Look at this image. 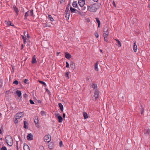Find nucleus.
<instances>
[{
    "label": "nucleus",
    "mask_w": 150,
    "mask_h": 150,
    "mask_svg": "<svg viewBox=\"0 0 150 150\" xmlns=\"http://www.w3.org/2000/svg\"><path fill=\"white\" fill-rule=\"evenodd\" d=\"M5 141L7 145L10 146H11L13 144L12 138L10 135L6 136L5 138Z\"/></svg>",
    "instance_id": "f257e3e1"
},
{
    "label": "nucleus",
    "mask_w": 150,
    "mask_h": 150,
    "mask_svg": "<svg viewBox=\"0 0 150 150\" xmlns=\"http://www.w3.org/2000/svg\"><path fill=\"white\" fill-rule=\"evenodd\" d=\"M51 140V136L50 135H47V142L50 141Z\"/></svg>",
    "instance_id": "2f4dec72"
},
{
    "label": "nucleus",
    "mask_w": 150,
    "mask_h": 150,
    "mask_svg": "<svg viewBox=\"0 0 150 150\" xmlns=\"http://www.w3.org/2000/svg\"><path fill=\"white\" fill-rule=\"evenodd\" d=\"M100 52H101L102 53H103V52H102V51L101 50H100Z\"/></svg>",
    "instance_id": "052dcab7"
},
{
    "label": "nucleus",
    "mask_w": 150,
    "mask_h": 150,
    "mask_svg": "<svg viewBox=\"0 0 150 150\" xmlns=\"http://www.w3.org/2000/svg\"><path fill=\"white\" fill-rule=\"evenodd\" d=\"M13 83L16 85H17L18 83V82L17 80H15L13 82Z\"/></svg>",
    "instance_id": "a19ab883"
},
{
    "label": "nucleus",
    "mask_w": 150,
    "mask_h": 150,
    "mask_svg": "<svg viewBox=\"0 0 150 150\" xmlns=\"http://www.w3.org/2000/svg\"><path fill=\"white\" fill-rule=\"evenodd\" d=\"M21 37L22 38L23 40V42L24 43H25L26 42V38L24 36V35H21Z\"/></svg>",
    "instance_id": "7c9ffc66"
},
{
    "label": "nucleus",
    "mask_w": 150,
    "mask_h": 150,
    "mask_svg": "<svg viewBox=\"0 0 150 150\" xmlns=\"http://www.w3.org/2000/svg\"><path fill=\"white\" fill-rule=\"evenodd\" d=\"M59 107L60 109L62 112H63V105L61 103H59Z\"/></svg>",
    "instance_id": "6ab92c4d"
},
{
    "label": "nucleus",
    "mask_w": 150,
    "mask_h": 150,
    "mask_svg": "<svg viewBox=\"0 0 150 150\" xmlns=\"http://www.w3.org/2000/svg\"><path fill=\"white\" fill-rule=\"evenodd\" d=\"M1 150H7V148L4 146H2L0 149Z\"/></svg>",
    "instance_id": "c9c22d12"
},
{
    "label": "nucleus",
    "mask_w": 150,
    "mask_h": 150,
    "mask_svg": "<svg viewBox=\"0 0 150 150\" xmlns=\"http://www.w3.org/2000/svg\"><path fill=\"white\" fill-rule=\"evenodd\" d=\"M28 125V122L26 121H24V127L25 129L28 128L27 125Z\"/></svg>",
    "instance_id": "a211bd4d"
},
{
    "label": "nucleus",
    "mask_w": 150,
    "mask_h": 150,
    "mask_svg": "<svg viewBox=\"0 0 150 150\" xmlns=\"http://www.w3.org/2000/svg\"><path fill=\"white\" fill-rule=\"evenodd\" d=\"M59 145L61 147L63 146V144L62 143V141H61L59 143Z\"/></svg>",
    "instance_id": "a18cd8bd"
},
{
    "label": "nucleus",
    "mask_w": 150,
    "mask_h": 150,
    "mask_svg": "<svg viewBox=\"0 0 150 150\" xmlns=\"http://www.w3.org/2000/svg\"><path fill=\"white\" fill-rule=\"evenodd\" d=\"M36 59L35 57V55H34L32 59V63L33 64H34L36 63Z\"/></svg>",
    "instance_id": "b1692460"
},
{
    "label": "nucleus",
    "mask_w": 150,
    "mask_h": 150,
    "mask_svg": "<svg viewBox=\"0 0 150 150\" xmlns=\"http://www.w3.org/2000/svg\"><path fill=\"white\" fill-rule=\"evenodd\" d=\"M99 93L98 91H94V96L92 97V99L93 100H96L98 97Z\"/></svg>",
    "instance_id": "39448f33"
},
{
    "label": "nucleus",
    "mask_w": 150,
    "mask_h": 150,
    "mask_svg": "<svg viewBox=\"0 0 150 150\" xmlns=\"http://www.w3.org/2000/svg\"><path fill=\"white\" fill-rule=\"evenodd\" d=\"M55 115L56 117H58V116L60 115L59 113H55Z\"/></svg>",
    "instance_id": "58836bf2"
},
{
    "label": "nucleus",
    "mask_w": 150,
    "mask_h": 150,
    "mask_svg": "<svg viewBox=\"0 0 150 150\" xmlns=\"http://www.w3.org/2000/svg\"><path fill=\"white\" fill-rule=\"evenodd\" d=\"M95 2H97L98 0H93Z\"/></svg>",
    "instance_id": "bf43d9fd"
},
{
    "label": "nucleus",
    "mask_w": 150,
    "mask_h": 150,
    "mask_svg": "<svg viewBox=\"0 0 150 150\" xmlns=\"http://www.w3.org/2000/svg\"><path fill=\"white\" fill-rule=\"evenodd\" d=\"M47 93H48L50 95V92L48 90H47Z\"/></svg>",
    "instance_id": "4d7b16f0"
},
{
    "label": "nucleus",
    "mask_w": 150,
    "mask_h": 150,
    "mask_svg": "<svg viewBox=\"0 0 150 150\" xmlns=\"http://www.w3.org/2000/svg\"><path fill=\"white\" fill-rule=\"evenodd\" d=\"M39 82L40 83L42 84L45 87L46 86V84L45 82L41 81H39Z\"/></svg>",
    "instance_id": "473e14b6"
},
{
    "label": "nucleus",
    "mask_w": 150,
    "mask_h": 150,
    "mask_svg": "<svg viewBox=\"0 0 150 150\" xmlns=\"http://www.w3.org/2000/svg\"><path fill=\"white\" fill-rule=\"evenodd\" d=\"M87 22H89L90 21L88 19H87Z\"/></svg>",
    "instance_id": "338daca9"
},
{
    "label": "nucleus",
    "mask_w": 150,
    "mask_h": 150,
    "mask_svg": "<svg viewBox=\"0 0 150 150\" xmlns=\"http://www.w3.org/2000/svg\"><path fill=\"white\" fill-rule=\"evenodd\" d=\"M112 4H113V5L115 6L116 7V5L115 4V2H114V1H113V3H112Z\"/></svg>",
    "instance_id": "3c124183"
},
{
    "label": "nucleus",
    "mask_w": 150,
    "mask_h": 150,
    "mask_svg": "<svg viewBox=\"0 0 150 150\" xmlns=\"http://www.w3.org/2000/svg\"><path fill=\"white\" fill-rule=\"evenodd\" d=\"M109 34L108 28L107 26H105L103 29V36H108Z\"/></svg>",
    "instance_id": "20e7f679"
},
{
    "label": "nucleus",
    "mask_w": 150,
    "mask_h": 150,
    "mask_svg": "<svg viewBox=\"0 0 150 150\" xmlns=\"http://www.w3.org/2000/svg\"><path fill=\"white\" fill-rule=\"evenodd\" d=\"M86 9V7H83V8H81V10L83 11L85 10Z\"/></svg>",
    "instance_id": "8fccbe9b"
},
{
    "label": "nucleus",
    "mask_w": 150,
    "mask_h": 150,
    "mask_svg": "<svg viewBox=\"0 0 150 150\" xmlns=\"http://www.w3.org/2000/svg\"><path fill=\"white\" fill-rule=\"evenodd\" d=\"M144 112V111L143 110H142V111H141V114H142Z\"/></svg>",
    "instance_id": "13d9d810"
},
{
    "label": "nucleus",
    "mask_w": 150,
    "mask_h": 150,
    "mask_svg": "<svg viewBox=\"0 0 150 150\" xmlns=\"http://www.w3.org/2000/svg\"><path fill=\"white\" fill-rule=\"evenodd\" d=\"M27 37L28 38H30V36L29 35V34L28 33L27 34Z\"/></svg>",
    "instance_id": "6e6d98bb"
},
{
    "label": "nucleus",
    "mask_w": 150,
    "mask_h": 150,
    "mask_svg": "<svg viewBox=\"0 0 150 150\" xmlns=\"http://www.w3.org/2000/svg\"><path fill=\"white\" fill-rule=\"evenodd\" d=\"M44 139L45 142H47V137L45 135L44 138Z\"/></svg>",
    "instance_id": "ea45409f"
},
{
    "label": "nucleus",
    "mask_w": 150,
    "mask_h": 150,
    "mask_svg": "<svg viewBox=\"0 0 150 150\" xmlns=\"http://www.w3.org/2000/svg\"><path fill=\"white\" fill-rule=\"evenodd\" d=\"M16 117L17 119H20L21 117H22L23 116V114L22 112H20L18 113H17L16 115Z\"/></svg>",
    "instance_id": "423d86ee"
},
{
    "label": "nucleus",
    "mask_w": 150,
    "mask_h": 150,
    "mask_svg": "<svg viewBox=\"0 0 150 150\" xmlns=\"http://www.w3.org/2000/svg\"><path fill=\"white\" fill-rule=\"evenodd\" d=\"M77 6V3L76 1H74L73 3L72 6L74 7H76Z\"/></svg>",
    "instance_id": "bb28decb"
},
{
    "label": "nucleus",
    "mask_w": 150,
    "mask_h": 150,
    "mask_svg": "<svg viewBox=\"0 0 150 150\" xmlns=\"http://www.w3.org/2000/svg\"><path fill=\"white\" fill-rule=\"evenodd\" d=\"M48 17L49 19L51 21H54V19L51 16V15H48Z\"/></svg>",
    "instance_id": "cd10ccee"
},
{
    "label": "nucleus",
    "mask_w": 150,
    "mask_h": 150,
    "mask_svg": "<svg viewBox=\"0 0 150 150\" xmlns=\"http://www.w3.org/2000/svg\"><path fill=\"white\" fill-rule=\"evenodd\" d=\"M25 33H26V31H25L24 32V35H25Z\"/></svg>",
    "instance_id": "680f3d73"
},
{
    "label": "nucleus",
    "mask_w": 150,
    "mask_h": 150,
    "mask_svg": "<svg viewBox=\"0 0 150 150\" xmlns=\"http://www.w3.org/2000/svg\"><path fill=\"white\" fill-rule=\"evenodd\" d=\"M59 120V122H61L62 121L63 119L62 116L60 115H59L57 117Z\"/></svg>",
    "instance_id": "5701e85b"
},
{
    "label": "nucleus",
    "mask_w": 150,
    "mask_h": 150,
    "mask_svg": "<svg viewBox=\"0 0 150 150\" xmlns=\"http://www.w3.org/2000/svg\"><path fill=\"white\" fill-rule=\"evenodd\" d=\"M65 113H63V117L64 118H65Z\"/></svg>",
    "instance_id": "603ef678"
},
{
    "label": "nucleus",
    "mask_w": 150,
    "mask_h": 150,
    "mask_svg": "<svg viewBox=\"0 0 150 150\" xmlns=\"http://www.w3.org/2000/svg\"><path fill=\"white\" fill-rule=\"evenodd\" d=\"M70 14H65V17L67 20H68L69 19Z\"/></svg>",
    "instance_id": "f704fd0d"
},
{
    "label": "nucleus",
    "mask_w": 150,
    "mask_h": 150,
    "mask_svg": "<svg viewBox=\"0 0 150 150\" xmlns=\"http://www.w3.org/2000/svg\"><path fill=\"white\" fill-rule=\"evenodd\" d=\"M98 62H97L95 64L94 67L95 71H98Z\"/></svg>",
    "instance_id": "ddd939ff"
},
{
    "label": "nucleus",
    "mask_w": 150,
    "mask_h": 150,
    "mask_svg": "<svg viewBox=\"0 0 150 150\" xmlns=\"http://www.w3.org/2000/svg\"><path fill=\"white\" fill-rule=\"evenodd\" d=\"M60 53V52H57V55L58 56Z\"/></svg>",
    "instance_id": "5fc2aeb1"
},
{
    "label": "nucleus",
    "mask_w": 150,
    "mask_h": 150,
    "mask_svg": "<svg viewBox=\"0 0 150 150\" xmlns=\"http://www.w3.org/2000/svg\"><path fill=\"white\" fill-rule=\"evenodd\" d=\"M27 139L28 140H32L33 139V136L31 133H30L28 134L27 137Z\"/></svg>",
    "instance_id": "6e6552de"
},
{
    "label": "nucleus",
    "mask_w": 150,
    "mask_h": 150,
    "mask_svg": "<svg viewBox=\"0 0 150 150\" xmlns=\"http://www.w3.org/2000/svg\"><path fill=\"white\" fill-rule=\"evenodd\" d=\"M18 119H17V118L16 117V118H15V119L14 122H15V123L16 124L17 123H18Z\"/></svg>",
    "instance_id": "79ce46f5"
},
{
    "label": "nucleus",
    "mask_w": 150,
    "mask_h": 150,
    "mask_svg": "<svg viewBox=\"0 0 150 150\" xmlns=\"http://www.w3.org/2000/svg\"><path fill=\"white\" fill-rule=\"evenodd\" d=\"M65 57L68 59H69L71 57V55L68 53L66 52L65 53Z\"/></svg>",
    "instance_id": "9b49d317"
},
{
    "label": "nucleus",
    "mask_w": 150,
    "mask_h": 150,
    "mask_svg": "<svg viewBox=\"0 0 150 150\" xmlns=\"http://www.w3.org/2000/svg\"><path fill=\"white\" fill-rule=\"evenodd\" d=\"M7 25H10L12 26H14V25L11 22V21H8L7 23Z\"/></svg>",
    "instance_id": "a878e982"
},
{
    "label": "nucleus",
    "mask_w": 150,
    "mask_h": 150,
    "mask_svg": "<svg viewBox=\"0 0 150 150\" xmlns=\"http://www.w3.org/2000/svg\"><path fill=\"white\" fill-rule=\"evenodd\" d=\"M98 4H95L88 7V9L89 11L91 12L96 11L98 8Z\"/></svg>",
    "instance_id": "f03ea898"
},
{
    "label": "nucleus",
    "mask_w": 150,
    "mask_h": 150,
    "mask_svg": "<svg viewBox=\"0 0 150 150\" xmlns=\"http://www.w3.org/2000/svg\"><path fill=\"white\" fill-rule=\"evenodd\" d=\"M104 40L106 42L108 41V36H103Z\"/></svg>",
    "instance_id": "e433bc0d"
},
{
    "label": "nucleus",
    "mask_w": 150,
    "mask_h": 150,
    "mask_svg": "<svg viewBox=\"0 0 150 150\" xmlns=\"http://www.w3.org/2000/svg\"><path fill=\"white\" fill-rule=\"evenodd\" d=\"M66 67L69 68V64L68 63V62H66Z\"/></svg>",
    "instance_id": "49530a36"
},
{
    "label": "nucleus",
    "mask_w": 150,
    "mask_h": 150,
    "mask_svg": "<svg viewBox=\"0 0 150 150\" xmlns=\"http://www.w3.org/2000/svg\"><path fill=\"white\" fill-rule=\"evenodd\" d=\"M65 76H66L68 78V79L69 78V73L67 72L65 73Z\"/></svg>",
    "instance_id": "4c0bfd02"
},
{
    "label": "nucleus",
    "mask_w": 150,
    "mask_h": 150,
    "mask_svg": "<svg viewBox=\"0 0 150 150\" xmlns=\"http://www.w3.org/2000/svg\"><path fill=\"white\" fill-rule=\"evenodd\" d=\"M70 66L71 68L73 70L75 68V65L74 63L73 62H71L70 63Z\"/></svg>",
    "instance_id": "f8f14e48"
},
{
    "label": "nucleus",
    "mask_w": 150,
    "mask_h": 150,
    "mask_svg": "<svg viewBox=\"0 0 150 150\" xmlns=\"http://www.w3.org/2000/svg\"><path fill=\"white\" fill-rule=\"evenodd\" d=\"M149 130H148L145 132V134H149Z\"/></svg>",
    "instance_id": "09e8293b"
},
{
    "label": "nucleus",
    "mask_w": 150,
    "mask_h": 150,
    "mask_svg": "<svg viewBox=\"0 0 150 150\" xmlns=\"http://www.w3.org/2000/svg\"><path fill=\"white\" fill-rule=\"evenodd\" d=\"M133 49L134 50V51L136 52L137 51V46L136 44V42H135L134 43V45L133 46Z\"/></svg>",
    "instance_id": "9d476101"
},
{
    "label": "nucleus",
    "mask_w": 150,
    "mask_h": 150,
    "mask_svg": "<svg viewBox=\"0 0 150 150\" xmlns=\"http://www.w3.org/2000/svg\"><path fill=\"white\" fill-rule=\"evenodd\" d=\"M28 80L26 79H25L24 81V83L26 84H28L29 83L28 82Z\"/></svg>",
    "instance_id": "37998d69"
},
{
    "label": "nucleus",
    "mask_w": 150,
    "mask_h": 150,
    "mask_svg": "<svg viewBox=\"0 0 150 150\" xmlns=\"http://www.w3.org/2000/svg\"><path fill=\"white\" fill-rule=\"evenodd\" d=\"M24 150H30L29 146L27 145H24Z\"/></svg>",
    "instance_id": "dca6fc26"
},
{
    "label": "nucleus",
    "mask_w": 150,
    "mask_h": 150,
    "mask_svg": "<svg viewBox=\"0 0 150 150\" xmlns=\"http://www.w3.org/2000/svg\"><path fill=\"white\" fill-rule=\"evenodd\" d=\"M34 121L35 123L36 126L38 127H39L38 125V120L37 117H35L34 118Z\"/></svg>",
    "instance_id": "1a4fd4ad"
},
{
    "label": "nucleus",
    "mask_w": 150,
    "mask_h": 150,
    "mask_svg": "<svg viewBox=\"0 0 150 150\" xmlns=\"http://www.w3.org/2000/svg\"><path fill=\"white\" fill-rule=\"evenodd\" d=\"M79 3L81 7H83L85 4V1L84 0H79Z\"/></svg>",
    "instance_id": "0eeeda50"
},
{
    "label": "nucleus",
    "mask_w": 150,
    "mask_h": 150,
    "mask_svg": "<svg viewBox=\"0 0 150 150\" xmlns=\"http://www.w3.org/2000/svg\"><path fill=\"white\" fill-rule=\"evenodd\" d=\"M14 11L16 12L17 15H18L19 12V10L18 8L16 7H14Z\"/></svg>",
    "instance_id": "c85d7f7f"
},
{
    "label": "nucleus",
    "mask_w": 150,
    "mask_h": 150,
    "mask_svg": "<svg viewBox=\"0 0 150 150\" xmlns=\"http://www.w3.org/2000/svg\"><path fill=\"white\" fill-rule=\"evenodd\" d=\"M92 88L94 89V91H97V86L96 84H93L92 85Z\"/></svg>",
    "instance_id": "f3484780"
},
{
    "label": "nucleus",
    "mask_w": 150,
    "mask_h": 150,
    "mask_svg": "<svg viewBox=\"0 0 150 150\" xmlns=\"http://www.w3.org/2000/svg\"><path fill=\"white\" fill-rule=\"evenodd\" d=\"M70 10L71 12L72 13H76L77 11V10L75 8H73L72 7H71L70 8Z\"/></svg>",
    "instance_id": "4468645a"
},
{
    "label": "nucleus",
    "mask_w": 150,
    "mask_h": 150,
    "mask_svg": "<svg viewBox=\"0 0 150 150\" xmlns=\"http://www.w3.org/2000/svg\"><path fill=\"white\" fill-rule=\"evenodd\" d=\"M2 133V131L0 129V134H1Z\"/></svg>",
    "instance_id": "e2e57ef3"
},
{
    "label": "nucleus",
    "mask_w": 150,
    "mask_h": 150,
    "mask_svg": "<svg viewBox=\"0 0 150 150\" xmlns=\"http://www.w3.org/2000/svg\"><path fill=\"white\" fill-rule=\"evenodd\" d=\"M53 144L52 142L50 143L48 145V147L50 149H52L53 147Z\"/></svg>",
    "instance_id": "aec40b11"
},
{
    "label": "nucleus",
    "mask_w": 150,
    "mask_h": 150,
    "mask_svg": "<svg viewBox=\"0 0 150 150\" xmlns=\"http://www.w3.org/2000/svg\"><path fill=\"white\" fill-rule=\"evenodd\" d=\"M51 26L50 24L49 25H47V26H48L49 27H50Z\"/></svg>",
    "instance_id": "69168bd1"
},
{
    "label": "nucleus",
    "mask_w": 150,
    "mask_h": 150,
    "mask_svg": "<svg viewBox=\"0 0 150 150\" xmlns=\"http://www.w3.org/2000/svg\"><path fill=\"white\" fill-rule=\"evenodd\" d=\"M149 7L150 8V5L149 6Z\"/></svg>",
    "instance_id": "774afa93"
},
{
    "label": "nucleus",
    "mask_w": 150,
    "mask_h": 150,
    "mask_svg": "<svg viewBox=\"0 0 150 150\" xmlns=\"http://www.w3.org/2000/svg\"><path fill=\"white\" fill-rule=\"evenodd\" d=\"M21 50H22L23 49V44H22L21 45Z\"/></svg>",
    "instance_id": "864d4df0"
},
{
    "label": "nucleus",
    "mask_w": 150,
    "mask_h": 150,
    "mask_svg": "<svg viewBox=\"0 0 150 150\" xmlns=\"http://www.w3.org/2000/svg\"><path fill=\"white\" fill-rule=\"evenodd\" d=\"M115 40L117 42V43L118 44L119 46V47H121V45L120 42L117 39H115Z\"/></svg>",
    "instance_id": "72a5a7b5"
},
{
    "label": "nucleus",
    "mask_w": 150,
    "mask_h": 150,
    "mask_svg": "<svg viewBox=\"0 0 150 150\" xmlns=\"http://www.w3.org/2000/svg\"><path fill=\"white\" fill-rule=\"evenodd\" d=\"M16 93L18 97H20L21 95V91L18 90L17 91Z\"/></svg>",
    "instance_id": "4be33fe9"
},
{
    "label": "nucleus",
    "mask_w": 150,
    "mask_h": 150,
    "mask_svg": "<svg viewBox=\"0 0 150 150\" xmlns=\"http://www.w3.org/2000/svg\"><path fill=\"white\" fill-rule=\"evenodd\" d=\"M83 115L85 119L88 118V117L87 113L86 112H84L83 113Z\"/></svg>",
    "instance_id": "c756f323"
},
{
    "label": "nucleus",
    "mask_w": 150,
    "mask_h": 150,
    "mask_svg": "<svg viewBox=\"0 0 150 150\" xmlns=\"http://www.w3.org/2000/svg\"><path fill=\"white\" fill-rule=\"evenodd\" d=\"M43 148V146H41L40 147V148H41V149H42V148Z\"/></svg>",
    "instance_id": "0e129e2a"
},
{
    "label": "nucleus",
    "mask_w": 150,
    "mask_h": 150,
    "mask_svg": "<svg viewBox=\"0 0 150 150\" xmlns=\"http://www.w3.org/2000/svg\"><path fill=\"white\" fill-rule=\"evenodd\" d=\"M95 36L96 38H98L99 37V35L97 33H96L95 34Z\"/></svg>",
    "instance_id": "de8ad7c7"
},
{
    "label": "nucleus",
    "mask_w": 150,
    "mask_h": 150,
    "mask_svg": "<svg viewBox=\"0 0 150 150\" xmlns=\"http://www.w3.org/2000/svg\"><path fill=\"white\" fill-rule=\"evenodd\" d=\"M33 9L30 10L26 12L25 14V20L27 19V17L28 16H33Z\"/></svg>",
    "instance_id": "7ed1b4c3"
},
{
    "label": "nucleus",
    "mask_w": 150,
    "mask_h": 150,
    "mask_svg": "<svg viewBox=\"0 0 150 150\" xmlns=\"http://www.w3.org/2000/svg\"><path fill=\"white\" fill-rule=\"evenodd\" d=\"M96 21L97 23H98V27L99 28V27H100V21H99V18H96Z\"/></svg>",
    "instance_id": "393cba45"
},
{
    "label": "nucleus",
    "mask_w": 150,
    "mask_h": 150,
    "mask_svg": "<svg viewBox=\"0 0 150 150\" xmlns=\"http://www.w3.org/2000/svg\"><path fill=\"white\" fill-rule=\"evenodd\" d=\"M29 101L30 103L32 104H35L34 102L31 100H30Z\"/></svg>",
    "instance_id": "c03bdc74"
},
{
    "label": "nucleus",
    "mask_w": 150,
    "mask_h": 150,
    "mask_svg": "<svg viewBox=\"0 0 150 150\" xmlns=\"http://www.w3.org/2000/svg\"><path fill=\"white\" fill-rule=\"evenodd\" d=\"M40 113L42 116H44L45 117H46V113L45 112L42 110L41 112Z\"/></svg>",
    "instance_id": "412c9836"
},
{
    "label": "nucleus",
    "mask_w": 150,
    "mask_h": 150,
    "mask_svg": "<svg viewBox=\"0 0 150 150\" xmlns=\"http://www.w3.org/2000/svg\"><path fill=\"white\" fill-rule=\"evenodd\" d=\"M69 6H68L67 8L65 11V14H70L69 10Z\"/></svg>",
    "instance_id": "2eb2a0df"
}]
</instances>
